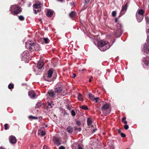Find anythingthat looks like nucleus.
<instances>
[{"label": "nucleus", "mask_w": 149, "mask_h": 149, "mask_svg": "<svg viewBox=\"0 0 149 149\" xmlns=\"http://www.w3.org/2000/svg\"><path fill=\"white\" fill-rule=\"evenodd\" d=\"M148 8H149V5H148Z\"/></svg>", "instance_id": "nucleus-57"}, {"label": "nucleus", "mask_w": 149, "mask_h": 149, "mask_svg": "<svg viewBox=\"0 0 149 149\" xmlns=\"http://www.w3.org/2000/svg\"><path fill=\"white\" fill-rule=\"evenodd\" d=\"M43 149H47V146H44Z\"/></svg>", "instance_id": "nucleus-45"}, {"label": "nucleus", "mask_w": 149, "mask_h": 149, "mask_svg": "<svg viewBox=\"0 0 149 149\" xmlns=\"http://www.w3.org/2000/svg\"><path fill=\"white\" fill-rule=\"evenodd\" d=\"M41 103H39L37 104L36 106L37 107L39 108V107H41Z\"/></svg>", "instance_id": "nucleus-34"}, {"label": "nucleus", "mask_w": 149, "mask_h": 149, "mask_svg": "<svg viewBox=\"0 0 149 149\" xmlns=\"http://www.w3.org/2000/svg\"><path fill=\"white\" fill-rule=\"evenodd\" d=\"M40 10H41V9H40V10L39 9H38V10H37V12H40Z\"/></svg>", "instance_id": "nucleus-52"}, {"label": "nucleus", "mask_w": 149, "mask_h": 149, "mask_svg": "<svg viewBox=\"0 0 149 149\" xmlns=\"http://www.w3.org/2000/svg\"><path fill=\"white\" fill-rule=\"evenodd\" d=\"M110 107V105L107 103L103 102L100 108L103 113L108 114L110 112V111L109 110Z\"/></svg>", "instance_id": "nucleus-4"}, {"label": "nucleus", "mask_w": 149, "mask_h": 149, "mask_svg": "<svg viewBox=\"0 0 149 149\" xmlns=\"http://www.w3.org/2000/svg\"><path fill=\"white\" fill-rule=\"evenodd\" d=\"M148 51H149V48L148 49Z\"/></svg>", "instance_id": "nucleus-56"}, {"label": "nucleus", "mask_w": 149, "mask_h": 149, "mask_svg": "<svg viewBox=\"0 0 149 149\" xmlns=\"http://www.w3.org/2000/svg\"><path fill=\"white\" fill-rule=\"evenodd\" d=\"M76 76V74L74 73H73V75L72 76V78H74Z\"/></svg>", "instance_id": "nucleus-41"}, {"label": "nucleus", "mask_w": 149, "mask_h": 149, "mask_svg": "<svg viewBox=\"0 0 149 149\" xmlns=\"http://www.w3.org/2000/svg\"><path fill=\"white\" fill-rule=\"evenodd\" d=\"M8 88L9 89H10L13 88L14 85L13 84H10L8 85Z\"/></svg>", "instance_id": "nucleus-27"}, {"label": "nucleus", "mask_w": 149, "mask_h": 149, "mask_svg": "<svg viewBox=\"0 0 149 149\" xmlns=\"http://www.w3.org/2000/svg\"><path fill=\"white\" fill-rule=\"evenodd\" d=\"M99 99V98L98 97H95V98L94 100V101H95V102L97 103L98 102V100Z\"/></svg>", "instance_id": "nucleus-37"}, {"label": "nucleus", "mask_w": 149, "mask_h": 149, "mask_svg": "<svg viewBox=\"0 0 149 149\" xmlns=\"http://www.w3.org/2000/svg\"><path fill=\"white\" fill-rule=\"evenodd\" d=\"M74 130L75 131H76L77 130H78V128L77 127H74Z\"/></svg>", "instance_id": "nucleus-44"}, {"label": "nucleus", "mask_w": 149, "mask_h": 149, "mask_svg": "<svg viewBox=\"0 0 149 149\" xmlns=\"http://www.w3.org/2000/svg\"><path fill=\"white\" fill-rule=\"evenodd\" d=\"M80 108L83 109L85 110H87L88 109V107L85 105H82L80 106Z\"/></svg>", "instance_id": "nucleus-21"}, {"label": "nucleus", "mask_w": 149, "mask_h": 149, "mask_svg": "<svg viewBox=\"0 0 149 149\" xmlns=\"http://www.w3.org/2000/svg\"><path fill=\"white\" fill-rule=\"evenodd\" d=\"M43 41L46 44L48 43L49 42V40L47 38H44Z\"/></svg>", "instance_id": "nucleus-23"}, {"label": "nucleus", "mask_w": 149, "mask_h": 149, "mask_svg": "<svg viewBox=\"0 0 149 149\" xmlns=\"http://www.w3.org/2000/svg\"><path fill=\"white\" fill-rule=\"evenodd\" d=\"M78 99L79 100L83 101V99L82 97L81 96V93H79V94L78 96Z\"/></svg>", "instance_id": "nucleus-24"}, {"label": "nucleus", "mask_w": 149, "mask_h": 149, "mask_svg": "<svg viewBox=\"0 0 149 149\" xmlns=\"http://www.w3.org/2000/svg\"><path fill=\"white\" fill-rule=\"evenodd\" d=\"M78 149H83V148L80 146L78 145Z\"/></svg>", "instance_id": "nucleus-42"}, {"label": "nucleus", "mask_w": 149, "mask_h": 149, "mask_svg": "<svg viewBox=\"0 0 149 149\" xmlns=\"http://www.w3.org/2000/svg\"><path fill=\"white\" fill-rule=\"evenodd\" d=\"M19 19L21 21H23L24 19V18L22 15H20L18 16Z\"/></svg>", "instance_id": "nucleus-25"}, {"label": "nucleus", "mask_w": 149, "mask_h": 149, "mask_svg": "<svg viewBox=\"0 0 149 149\" xmlns=\"http://www.w3.org/2000/svg\"><path fill=\"white\" fill-rule=\"evenodd\" d=\"M33 7L34 8L39 9L41 8V3L39 2L37 3L34 4L33 5Z\"/></svg>", "instance_id": "nucleus-16"}, {"label": "nucleus", "mask_w": 149, "mask_h": 149, "mask_svg": "<svg viewBox=\"0 0 149 149\" xmlns=\"http://www.w3.org/2000/svg\"><path fill=\"white\" fill-rule=\"evenodd\" d=\"M148 42L149 44V35L147 37Z\"/></svg>", "instance_id": "nucleus-48"}, {"label": "nucleus", "mask_w": 149, "mask_h": 149, "mask_svg": "<svg viewBox=\"0 0 149 149\" xmlns=\"http://www.w3.org/2000/svg\"><path fill=\"white\" fill-rule=\"evenodd\" d=\"M47 127V125H45V127Z\"/></svg>", "instance_id": "nucleus-54"}, {"label": "nucleus", "mask_w": 149, "mask_h": 149, "mask_svg": "<svg viewBox=\"0 0 149 149\" xmlns=\"http://www.w3.org/2000/svg\"><path fill=\"white\" fill-rule=\"evenodd\" d=\"M58 149H65V148L63 146H61L59 147Z\"/></svg>", "instance_id": "nucleus-40"}, {"label": "nucleus", "mask_w": 149, "mask_h": 149, "mask_svg": "<svg viewBox=\"0 0 149 149\" xmlns=\"http://www.w3.org/2000/svg\"><path fill=\"white\" fill-rule=\"evenodd\" d=\"M78 130L79 132H80L81 130V127L78 128Z\"/></svg>", "instance_id": "nucleus-46"}, {"label": "nucleus", "mask_w": 149, "mask_h": 149, "mask_svg": "<svg viewBox=\"0 0 149 149\" xmlns=\"http://www.w3.org/2000/svg\"><path fill=\"white\" fill-rule=\"evenodd\" d=\"M118 133H119V134H120L121 133V131L120 130H118Z\"/></svg>", "instance_id": "nucleus-50"}, {"label": "nucleus", "mask_w": 149, "mask_h": 149, "mask_svg": "<svg viewBox=\"0 0 149 149\" xmlns=\"http://www.w3.org/2000/svg\"><path fill=\"white\" fill-rule=\"evenodd\" d=\"M97 42L98 47L102 51H105L110 47L107 42L104 40H99Z\"/></svg>", "instance_id": "nucleus-3"}, {"label": "nucleus", "mask_w": 149, "mask_h": 149, "mask_svg": "<svg viewBox=\"0 0 149 149\" xmlns=\"http://www.w3.org/2000/svg\"><path fill=\"white\" fill-rule=\"evenodd\" d=\"M66 130L68 133L71 134L73 131V128L69 126L67 128Z\"/></svg>", "instance_id": "nucleus-17"}, {"label": "nucleus", "mask_w": 149, "mask_h": 149, "mask_svg": "<svg viewBox=\"0 0 149 149\" xmlns=\"http://www.w3.org/2000/svg\"><path fill=\"white\" fill-rule=\"evenodd\" d=\"M117 21V19L116 18L115 22H116V26L114 28V35L116 37H120L122 35L123 30L122 29L123 27L120 23H116Z\"/></svg>", "instance_id": "nucleus-2"}, {"label": "nucleus", "mask_w": 149, "mask_h": 149, "mask_svg": "<svg viewBox=\"0 0 149 149\" xmlns=\"http://www.w3.org/2000/svg\"><path fill=\"white\" fill-rule=\"evenodd\" d=\"M71 113L73 116H74L76 115V113L74 110H72L71 111Z\"/></svg>", "instance_id": "nucleus-30"}, {"label": "nucleus", "mask_w": 149, "mask_h": 149, "mask_svg": "<svg viewBox=\"0 0 149 149\" xmlns=\"http://www.w3.org/2000/svg\"><path fill=\"white\" fill-rule=\"evenodd\" d=\"M126 119V117H124L122 118V121L125 124H126L127 123V122L126 121H125V120Z\"/></svg>", "instance_id": "nucleus-29"}, {"label": "nucleus", "mask_w": 149, "mask_h": 149, "mask_svg": "<svg viewBox=\"0 0 149 149\" xmlns=\"http://www.w3.org/2000/svg\"><path fill=\"white\" fill-rule=\"evenodd\" d=\"M53 73V71L52 70H49L47 73V76L45 78V80L48 81H50L51 80L50 79V78L52 77Z\"/></svg>", "instance_id": "nucleus-7"}, {"label": "nucleus", "mask_w": 149, "mask_h": 149, "mask_svg": "<svg viewBox=\"0 0 149 149\" xmlns=\"http://www.w3.org/2000/svg\"><path fill=\"white\" fill-rule=\"evenodd\" d=\"M127 3H126L124 4V6H122V9L120 11L119 17L122 16L125 13V11L127 10Z\"/></svg>", "instance_id": "nucleus-6"}, {"label": "nucleus", "mask_w": 149, "mask_h": 149, "mask_svg": "<svg viewBox=\"0 0 149 149\" xmlns=\"http://www.w3.org/2000/svg\"><path fill=\"white\" fill-rule=\"evenodd\" d=\"M145 10L143 9L138 10L136 14V17L138 21L140 22L143 19Z\"/></svg>", "instance_id": "nucleus-5"}, {"label": "nucleus", "mask_w": 149, "mask_h": 149, "mask_svg": "<svg viewBox=\"0 0 149 149\" xmlns=\"http://www.w3.org/2000/svg\"><path fill=\"white\" fill-rule=\"evenodd\" d=\"M124 128L125 130H127L128 129L129 126L127 125H124Z\"/></svg>", "instance_id": "nucleus-35"}, {"label": "nucleus", "mask_w": 149, "mask_h": 149, "mask_svg": "<svg viewBox=\"0 0 149 149\" xmlns=\"http://www.w3.org/2000/svg\"><path fill=\"white\" fill-rule=\"evenodd\" d=\"M120 135L123 138L125 137L126 136V135L125 134L123 133H121Z\"/></svg>", "instance_id": "nucleus-33"}, {"label": "nucleus", "mask_w": 149, "mask_h": 149, "mask_svg": "<svg viewBox=\"0 0 149 149\" xmlns=\"http://www.w3.org/2000/svg\"><path fill=\"white\" fill-rule=\"evenodd\" d=\"M10 142L12 143H16L17 140L15 137L14 136H11L9 138Z\"/></svg>", "instance_id": "nucleus-12"}, {"label": "nucleus", "mask_w": 149, "mask_h": 149, "mask_svg": "<svg viewBox=\"0 0 149 149\" xmlns=\"http://www.w3.org/2000/svg\"><path fill=\"white\" fill-rule=\"evenodd\" d=\"M22 12L21 9L18 7H15L14 9V13L15 14H19Z\"/></svg>", "instance_id": "nucleus-11"}, {"label": "nucleus", "mask_w": 149, "mask_h": 149, "mask_svg": "<svg viewBox=\"0 0 149 149\" xmlns=\"http://www.w3.org/2000/svg\"><path fill=\"white\" fill-rule=\"evenodd\" d=\"M116 12L115 11H113L112 12V16L114 17L116 16Z\"/></svg>", "instance_id": "nucleus-32"}, {"label": "nucleus", "mask_w": 149, "mask_h": 149, "mask_svg": "<svg viewBox=\"0 0 149 149\" xmlns=\"http://www.w3.org/2000/svg\"><path fill=\"white\" fill-rule=\"evenodd\" d=\"M76 124L77 125L80 126L81 125V123L80 121H77L76 122Z\"/></svg>", "instance_id": "nucleus-36"}, {"label": "nucleus", "mask_w": 149, "mask_h": 149, "mask_svg": "<svg viewBox=\"0 0 149 149\" xmlns=\"http://www.w3.org/2000/svg\"><path fill=\"white\" fill-rule=\"evenodd\" d=\"M93 79V77L92 76H91V78H90L89 80V82H91V79Z\"/></svg>", "instance_id": "nucleus-43"}, {"label": "nucleus", "mask_w": 149, "mask_h": 149, "mask_svg": "<svg viewBox=\"0 0 149 149\" xmlns=\"http://www.w3.org/2000/svg\"><path fill=\"white\" fill-rule=\"evenodd\" d=\"M87 123L88 125V126H91L92 123V121L91 118H88L87 120Z\"/></svg>", "instance_id": "nucleus-19"}, {"label": "nucleus", "mask_w": 149, "mask_h": 149, "mask_svg": "<svg viewBox=\"0 0 149 149\" xmlns=\"http://www.w3.org/2000/svg\"><path fill=\"white\" fill-rule=\"evenodd\" d=\"M88 95L90 99L93 101H94V100L95 98L94 96L91 93H89Z\"/></svg>", "instance_id": "nucleus-20"}, {"label": "nucleus", "mask_w": 149, "mask_h": 149, "mask_svg": "<svg viewBox=\"0 0 149 149\" xmlns=\"http://www.w3.org/2000/svg\"><path fill=\"white\" fill-rule=\"evenodd\" d=\"M69 17L72 19H73L76 16V13L75 11H72L69 14Z\"/></svg>", "instance_id": "nucleus-13"}, {"label": "nucleus", "mask_w": 149, "mask_h": 149, "mask_svg": "<svg viewBox=\"0 0 149 149\" xmlns=\"http://www.w3.org/2000/svg\"><path fill=\"white\" fill-rule=\"evenodd\" d=\"M48 94L49 96L52 97H54L55 96V93L53 90L49 91H48Z\"/></svg>", "instance_id": "nucleus-14"}, {"label": "nucleus", "mask_w": 149, "mask_h": 149, "mask_svg": "<svg viewBox=\"0 0 149 149\" xmlns=\"http://www.w3.org/2000/svg\"><path fill=\"white\" fill-rule=\"evenodd\" d=\"M25 46L31 52L34 51H38L40 49V47L38 44L31 42L26 43Z\"/></svg>", "instance_id": "nucleus-1"}, {"label": "nucleus", "mask_w": 149, "mask_h": 149, "mask_svg": "<svg viewBox=\"0 0 149 149\" xmlns=\"http://www.w3.org/2000/svg\"><path fill=\"white\" fill-rule=\"evenodd\" d=\"M44 65V62L43 60H40L38 62L37 66L38 68L40 69L42 68Z\"/></svg>", "instance_id": "nucleus-10"}, {"label": "nucleus", "mask_w": 149, "mask_h": 149, "mask_svg": "<svg viewBox=\"0 0 149 149\" xmlns=\"http://www.w3.org/2000/svg\"><path fill=\"white\" fill-rule=\"evenodd\" d=\"M62 90V87L61 86H59L58 85H57L55 86L54 91L56 93H59L61 92Z\"/></svg>", "instance_id": "nucleus-8"}, {"label": "nucleus", "mask_w": 149, "mask_h": 149, "mask_svg": "<svg viewBox=\"0 0 149 149\" xmlns=\"http://www.w3.org/2000/svg\"><path fill=\"white\" fill-rule=\"evenodd\" d=\"M40 133V135L41 136H43L45 135L46 133L45 132L43 131H41V130H39L38 131V133L39 134Z\"/></svg>", "instance_id": "nucleus-22"}, {"label": "nucleus", "mask_w": 149, "mask_h": 149, "mask_svg": "<svg viewBox=\"0 0 149 149\" xmlns=\"http://www.w3.org/2000/svg\"><path fill=\"white\" fill-rule=\"evenodd\" d=\"M0 149H5L4 148L2 147H0Z\"/></svg>", "instance_id": "nucleus-53"}, {"label": "nucleus", "mask_w": 149, "mask_h": 149, "mask_svg": "<svg viewBox=\"0 0 149 149\" xmlns=\"http://www.w3.org/2000/svg\"><path fill=\"white\" fill-rule=\"evenodd\" d=\"M66 92H63V94H62V95H63V96H64V95H66Z\"/></svg>", "instance_id": "nucleus-49"}, {"label": "nucleus", "mask_w": 149, "mask_h": 149, "mask_svg": "<svg viewBox=\"0 0 149 149\" xmlns=\"http://www.w3.org/2000/svg\"><path fill=\"white\" fill-rule=\"evenodd\" d=\"M96 130L95 129H94L93 130V132H92V133H94L96 131Z\"/></svg>", "instance_id": "nucleus-51"}, {"label": "nucleus", "mask_w": 149, "mask_h": 149, "mask_svg": "<svg viewBox=\"0 0 149 149\" xmlns=\"http://www.w3.org/2000/svg\"><path fill=\"white\" fill-rule=\"evenodd\" d=\"M33 10L34 11V13L35 14H37V12L35 10Z\"/></svg>", "instance_id": "nucleus-47"}, {"label": "nucleus", "mask_w": 149, "mask_h": 149, "mask_svg": "<svg viewBox=\"0 0 149 149\" xmlns=\"http://www.w3.org/2000/svg\"><path fill=\"white\" fill-rule=\"evenodd\" d=\"M90 0H84L86 4H87L89 3Z\"/></svg>", "instance_id": "nucleus-38"}, {"label": "nucleus", "mask_w": 149, "mask_h": 149, "mask_svg": "<svg viewBox=\"0 0 149 149\" xmlns=\"http://www.w3.org/2000/svg\"><path fill=\"white\" fill-rule=\"evenodd\" d=\"M146 20L147 22L149 23V16L147 17L146 19Z\"/></svg>", "instance_id": "nucleus-39"}, {"label": "nucleus", "mask_w": 149, "mask_h": 149, "mask_svg": "<svg viewBox=\"0 0 149 149\" xmlns=\"http://www.w3.org/2000/svg\"><path fill=\"white\" fill-rule=\"evenodd\" d=\"M53 14V13L51 10H49L47 11V16L49 17H51Z\"/></svg>", "instance_id": "nucleus-18"}, {"label": "nucleus", "mask_w": 149, "mask_h": 149, "mask_svg": "<svg viewBox=\"0 0 149 149\" xmlns=\"http://www.w3.org/2000/svg\"><path fill=\"white\" fill-rule=\"evenodd\" d=\"M4 129L5 130H7L8 129V125L6 123L4 125Z\"/></svg>", "instance_id": "nucleus-31"}, {"label": "nucleus", "mask_w": 149, "mask_h": 149, "mask_svg": "<svg viewBox=\"0 0 149 149\" xmlns=\"http://www.w3.org/2000/svg\"><path fill=\"white\" fill-rule=\"evenodd\" d=\"M29 119H36L38 118V117L35 116H30L29 117Z\"/></svg>", "instance_id": "nucleus-26"}, {"label": "nucleus", "mask_w": 149, "mask_h": 149, "mask_svg": "<svg viewBox=\"0 0 149 149\" xmlns=\"http://www.w3.org/2000/svg\"><path fill=\"white\" fill-rule=\"evenodd\" d=\"M54 106V104H52L50 103H48V106L47 107V109H48L49 108H52L53 107V106Z\"/></svg>", "instance_id": "nucleus-28"}, {"label": "nucleus", "mask_w": 149, "mask_h": 149, "mask_svg": "<svg viewBox=\"0 0 149 149\" xmlns=\"http://www.w3.org/2000/svg\"><path fill=\"white\" fill-rule=\"evenodd\" d=\"M53 141L55 144L58 145L61 144L60 141L58 137L55 136L53 137Z\"/></svg>", "instance_id": "nucleus-9"}, {"label": "nucleus", "mask_w": 149, "mask_h": 149, "mask_svg": "<svg viewBox=\"0 0 149 149\" xmlns=\"http://www.w3.org/2000/svg\"><path fill=\"white\" fill-rule=\"evenodd\" d=\"M36 95V93L33 91H30L28 92V95L31 97H34Z\"/></svg>", "instance_id": "nucleus-15"}, {"label": "nucleus", "mask_w": 149, "mask_h": 149, "mask_svg": "<svg viewBox=\"0 0 149 149\" xmlns=\"http://www.w3.org/2000/svg\"><path fill=\"white\" fill-rule=\"evenodd\" d=\"M84 70L83 69H82V70H81V71H83Z\"/></svg>", "instance_id": "nucleus-55"}]
</instances>
